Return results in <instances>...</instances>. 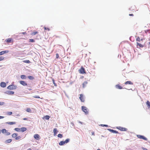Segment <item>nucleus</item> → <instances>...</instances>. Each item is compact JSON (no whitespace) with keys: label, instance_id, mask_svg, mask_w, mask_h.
I'll use <instances>...</instances> for the list:
<instances>
[{"label":"nucleus","instance_id":"1","mask_svg":"<svg viewBox=\"0 0 150 150\" xmlns=\"http://www.w3.org/2000/svg\"><path fill=\"white\" fill-rule=\"evenodd\" d=\"M81 109L87 115L88 114V110L86 107L84 106H82L81 107Z\"/></svg>","mask_w":150,"mask_h":150},{"label":"nucleus","instance_id":"2","mask_svg":"<svg viewBox=\"0 0 150 150\" xmlns=\"http://www.w3.org/2000/svg\"><path fill=\"white\" fill-rule=\"evenodd\" d=\"M17 88L16 86L14 85H11L9 86L7 88L8 89L13 90L16 89Z\"/></svg>","mask_w":150,"mask_h":150},{"label":"nucleus","instance_id":"3","mask_svg":"<svg viewBox=\"0 0 150 150\" xmlns=\"http://www.w3.org/2000/svg\"><path fill=\"white\" fill-rule=\"evenodd\" d=\"M69 139H66L65 141H62L59 143V145L60 146L63 145L65 144L68 143L69 142Z\"/></svg>","mask_w":150,"mask_h":150},{"label":"nucleus","instance_id":"4","mask_svg":"<svg viewBox=\"0 0 150 150\" xmlns=\"http://www.w3.org/2000/svg\"><path fill=\"white\" fill-rule=\"evenodd\" d=\"M116 128L117 129L122 131H127V128L120 126L117 127H116Z\"/></svg>","mask_w":150,"mask_h":150},{"label":"nucleus","instance_id":"5","mask_svg":"<svg viewBox=\"0 0 150 150\" xmlns=\"http://www.w3.org/2000/svg\"><path fill=\"white\" fill-rule=\"evenodd\" d=\"M79 98L82 102H84L85 101V97L83 95L81 94L80 95Z\"/></svg>","mask_w":150,"mask_h":150},{"label":"nucleus","instance_id":"6","mask_svg":"<svg viewBox=\"0 0 150 150\" xmlns=\"http://www.w3.org/2000/svg\"><path fill=\"white\" fill-rule=\"evenodd\" d=\"M137 137L139 139H143L145 140H147V139L144 136H143L141 135H137Z\"/></svg>","mask_w":150,"mask_h":150},{"label":"nucleus","instance_id":"7","mask_svg":"<svg viewBox=\"0 0 150 150\" xmlns=\"http://www.w3.org/2000/svg\"><path fill=\"white\" fill-rule=\"evenodd\" d=\"M79 72L80 74H84L86 73L85 69L83 67H81V69L79 70Z\"/></svg>","mask_w":150,"mask_h":150},{"label":"nucleus","instance_id":"8","mask_svg":"<svg viewBox=\"0 0 150 150\" xmlns=\"http://www.w3.org/2000/svg\"><path fill=\"white\" fill-rule=\"evenodd\" d=\"M34 137L37 140H38L40 139V136L38 134H35L34 136Z\"/></svg>","mask_w":150,"mask_h":150},{"label":"nucleus","instance_id":"9","mask_svg":"<svg viewBox=\"0 0 150 150\" xmlns=\"http://www.w3.org/2000/svg\"><path fill=\"white\" fill-rule=\"evenodd\" d=\"M19 83L21 84L24 86H26L27 85V84L25 81H20Z\"/></svg>","mask_w":150,"mask_h":150},{"label":"nucleus","instance_id":"10","mask_svg":"<svg viewBox=\"0 0 150 150\" xmlns=\"http://www.w3.org/2000/svg\"><path fill=\"white\" fill-rule=\"evenodd\" d=\"M9 51L8 50L3 51L0 52V55L4 54L5 53H8Z\"/></svg>","mask_w":150,"mask_h":150},{"label":"nucleus","instance_id":"11","mask_svg":"<svg viewBox=\"0 0 150 150\" xmlns=\"http://www.w3.org/2000/svg\"><path fill=\"white\" fill-rule=\"evenodd\" d=\"M125 85H127V84L132 85L133 84V83L131 81H128L125 83Z\"/></svg>","mask_w":150,"mask_h":150},{"label":"nucleus","instance_id":"12","mask_svg":"<svg viewBox=\"0 0 150 150\" xmlns=\"http://www.w3.org/2000/svg\"><path fill=\"white\" fill-rule=\"evenodd\" d=\"M136 8L134 5L132 6L129 8V9L131 11H134L136 10Z\"/></svg>","mask_w":150,"mask_h":150},{"label":"nucleus","instance_id":"13","mask_svg":"<svg viewBox=\"0 0 150 150\" xmlns=\"http://www.w3.org/2000/svg\"><path fill=\"white\" fill-rule=\"evenodd\" d=\"M6 93L9 95H13L14 93V92L13 91H6Z\"/></svg>","mask_w":150,"mask_h":150},{"label":"nucleus","instance_id":"14","mask_svg":"<svg viewBox=\"0 0 150 150\" xmlns=\"http://www.w3.org/2000/svg\"><path fill=\"white\" fill-rule=\"evenodd\" d=\"M108 130L110 131L111 132H112V133H118V132L117 131H116V130H114L112 129H108Z\"/></svg>","mask_w":150,"mask_h":150},{"label":"nucleus","instance_id":"15","mask_svg":"<svg viewBox=\"0 0 150 150\" xmlns=\"http://www.w3.org/2000/svg\"><path fill=\"white\" fill-rule=\"evenodd\" d=\"M137 47H143V45L141 44V43H139L138 42H137Z\"/></svg>","mask_w":150,"mask_h":150},{"label":"nucleus","instance_id":"16","mask_svg":"<svg viewBox=\"0 0 150 150\" xmlns=\"http://www.w3.org/2000/svg\"><path fill=\"white\" fill-rule=\"evenodd\" d=\"M0 86L2 87H5L6 86V84L5 82H2L0 83Z\"/></svg>","mask_w":150,"mask_h":150},{"label":"nucleus","instance_id":"17","mask_svg":"<svg viewBox=\"0 0 150 150\" xmlns=\"http://www.w3.org/2000/svg\"><path fill=\"white\" fill-rule=\"evenodd\" d=\"M27 130V128L25 127H22L20 128V132H23Z\"/></svg>","mask_w":150,"mask_h":150},{"label":"nucleus","instance_id":"18","mask_svg":"<svg viewBox=\"0 0 150 150\" xmlns=\"http://www.w3.org/2000/svg\"><path fill=\"white\" fill-rule=\"evenodd\" d=\"M116 88L119 89H122V87L119 84L116 85L115 86Z\"/></svg>","mask_w":150,"mask_h":150},{"label":"nucleus","instance_id":"19","mask_svg":"<svg viewBox=\"0 0 150 150\" xmlns=\"http://www.w3.org/2000/svg\"><path fill=\"white\" fill-rule=\"evenodd\" d=\"M146 104L148 108H150V102L148 100L147 101L146 103Z\"/></svg>","mask_w":150,"mask_h":150},{"label":"nucleus","instance_id":"20","mask_svg":"<svg viewBox=\"0 0 150 150\" xmlns=\"http://www.w3.org/2000/svg\"><path fill=\"white\" fill-rule=\"evenodd\" d=\"M88 83V82L86 81H84L83 83V88H84L86 87Z\"/></svg>","mask_w":150,"mask_h":150},{"label":"nucleus","instance_id":"21","mask_svg":"<svg viewBox=\"0 0 150 150\" xmlns=\"http://www.w3.org/2000/svg\"><path fill=\"white\" fill-rule=\"evenodd\" d=\"M58 132L57 129L56 128H54L53 129V132L54 133V135H55Z\"/></svg>","mask_w":150,"mask_h":150},{"label":"nucleus","instance_id":"22","mask_svg":"<svg viewBox=\"0 0 150 150\" xmlns=\"http://www.w3.org/2000/svg\"><path fill=\"white\" fill-rule=\"evenodd\" d=\"M12 40V39L11 38H9L6 39L5 41L7 42H11Z\"/></svg>","mask_w":150,"mask_h":150},{"label":"nucleus","instance_id":"23","mask_svg":"<svg viewBox=\"0 0 150 150\" xmlns=\"http://www.w3.org/2000/svg\"><path fill=\"white\" fill-rule=\"evenodd\" d=\"M18 135V134L17 133H14L12 135V136L13 137L15 138Z\"/></svg>","mask_w":150,"mask_h":150},{"label":"nucleus","instance_id":"24","mask_svg":"<svg viewBox=\"0 0 150 150\" xmlns=\"http://www.w3.org/2000/svg\"><path fill=\"white\" fill-rule=\"evenodd\" d=\"M7 123L8 125H12L13 124H15L16 123L15 122H7Z\"/></svg>","mask_w":150,"mask_h":150},{"label":"nucleus","instance_id":"25","mask_svg":"<svg viewBox=\"0 0 150 150\" xmlns=\"http://www.w3.org/2000/svg\"><path fill=\"white\" fill-rule=\"evenodd\" d=\"M21 77L22 79H25L26 78V76L24 75H21Z\"/></svg>","mask_w":150,"mask_h":150},{"label":"nucleus","instance_id":"26","mask_svg":"<svg viewBox=\"0 0 150 150\" xmlns=\"http://www.w3.org/2000/svg\"><path fill=\"white\" fill-rule=\"evenodd\" d=\"M38 31H35L34 32H33L31 33V35H35L36 34H38Z\"/></svg>","mask_w":150,"mask_h":150},{"label":"nucleus","instance_id":"27","mask_svg":"<svg viewBox=\"0 0 150 150\" xmlns=\"http://www.w3.org/2000/svg\"><path fill=\"white\" fill-rule=\"evenodd\" d=\"M12 141V140L11 139H9L7 140L5 142L6 143H10Z\"/></svg>","mask_w":150,"mask_h":150},{"label":"nucleus","instance_id":"28","mask_svg":"<svg viewBox=\"0 0 150 150\" xmlns=\"http://www.w3.org/2000/svg\"><path fill=\"white\" fill-rule=\"evenodd\" d=\"M28 78L30 80H33L34 79V78L32 76H28Z\"/></svg>","mask_w":150,"mask_h":150},{"label":"nucleus","instance_id":"29","mask_svg":"<svg viewBox=\"0 0 150 150\" xmlns=\"http://www.w3.org/2000/svg\"><path fill=\"white\" fill-rule=\"evenodd\" d=\"M21 139V137L20 136H18V137H16L15 138V140H18L19 139Z\"/></svg>","mask_w":150,"mask_h":150},{"label":"nucleus","instance_id":"30","mask_svg":"<svg viewBox=\"0 0 150 150\" xmlns=\"http://www.w3.org/2000/svg\"><path fill=\"white\" fill-rule=\"evenodd\" d=\"M14 130H15L16 131L18 132H20V128H15L14 129Z\"/></svg>","mask_w":150,"mask_h":150},{"label":"nucleus","instance_id":"31","mask_svg":"<svg viewBox=\"0 0 150 150\" xmlns=\"http://www.w3.org/2000/svg\"><path fill=\"white\" fill-rule=\"evenodd\" d=\"M142 40V39H141V40L140 39V38L139 37H138L136 38V40L138 42H140V40Z\"/></svg>","mask_w":150,"mask_h":150},{"label":"nucleus","instance_id":"32","mask_svg":"<svg viewBox=\"0 0 150 150\" xmlns=\"http://www.w3.org/2000/svg\"><path fill=\"white\" fill-rule=\"evenodd\" d=\"M1 131L3 133H5L7 132V130L5 129H3Z\"/></svg>","mask_w":150,"mask_h":150},{"label":"nucleus","instance_id":"33","mask_svg":"<svg viewBox=\"0 0 150 150\" xmlns=\"http://www.w3.org/2000/svg\"><path fill=\"white\" fill-rule=\"evenodd\" d=\"M23 62L27 63H29L30 62L29 60H24L23 61Z\"/></svg>","mask_w":150,"mask_h":150},{"label":"nucleus","instance_id":"34","mask_svg":"<svg viewBox=\"0 0 150 150\" xmlns=\"http://www.w3.org/2000/svg\"><path fill=\"white\" fill-rule=\"evenodd\" d=\"M45 118L46 120H49L50 117L49 115H46L44 117Z\"/></svg>","mask_w":150,"mask_h":150},{"label":"nucleus","instance_id":"35","mask_svg":"<svg viewBox=\"0 0 150 150\" xmlns=\"http://www.w3.org/2000/svg\"><path fill=\"white\" fill-rule=\"evenodd\" d=\"M6 113L7 115H10L12 114V112H8Z\"/></svg>","mask_w":150,"mask_h":150},{"label":"nucleus","instance_id":"36","mask_svg":"<svg viewBox=\"0 0 150 150\" xmlns=\"http://www.w3.org/2000/svg\"><path fill=\"white\" fill-rule=\"evenodd\" d=\"M57 136H58V137H59V138H62L63 137L62 135V134H59Z\"/></svg>","mask_w":150,"mask_h":150},{"label":"nucleus","instance_id":"37","mask_svg":"<svg viewBox=\"0 0 150 150\" xmlns=\"http://www.w3.org/2000/svg\"><path fill=\"white\" fill-rule=\"evenodd\" d=\"M26 111L28 112H31V110L30 108H28L27 109Z\"/></svg>","mask_w":150,"mask_h":150},{"label":"nucleus","instance_id":"38","mask_svg":"<svg viewBox=\"0 0 150 150\" xmlns=\"http://www.w3.org/2000/svg\"><path fill=\"white\" fill-rule=\"evenodd\" d=\"M44 28L45 30H47L48 31H49L50 30V29L49 28H46V27H44Z\"/></svg>","mask_w":150,"mask_h":150},{"label":"nucleus","instance_id":"39","mask_svg":"<svg viewBox=\"0 0 150 150\" xmlns=\"http://www.w3.org/2000/svg\"><path fill=\"white\" fill-rule=\"evenodd\" d=\"M100 126L102 127H108V126L106 125H100Z\"/></svg>","mask_w":150,"mask_h":150},{"label":"nucleus","instance_id":"40","mask_svg":"<svg viewBox=\"0 0 150 150\" xmlns=\"http://www.w3.org/2000/svg\"><path fill=\"white\" fill-rule=\"evenodd\" d=\"M29 41L32 42H34L35 40L33 39H30L29 40Z\"/></svg>","mask_w":150,"mask_h":150},{"label":"nucleus","instance_id":"41","mask_svg":"<svg viewBox=\"0 0 150 150\" xmlns=\"http://www.w3.org/2000/svg\"><path fill=\"white\" fill-rule=\"evenodd\" d=\"M52 80L53 83V84H54V86H56L57 85H56V84L55 83V82H54V79H52Z\"/></svg>","mask_w":150,"mask_h":150},{"label":"nucleus","instance_id":"42","mask_svg":"<svg viewBox=\"0 0 150 150\" xmlns=\"http://www.w3.org/2000/svg\"><path fill=\"white\" fill-rule=\"evenodd\" d=\"M4 59V57H0V61H2Z\"/></svg>","mask_w":150,"mask_h":150},{"label":"nucleus","instance_id":"43","mask_svg":"<svg viewBox=\"0 0 150 150\" xmlns=\"http://www.w3.org/2000/svg\"><path fill=\"white\" fill-rule=\"evenodd\" d=\"M33 97V98H40L39 96H34Z\"/></svg>","mask_w":150,"mask_h":150},{"label":"nucleus","instance_id":"44","mask_svg":"<svg viewBox=\"0 0 150 150\" xmlns=\"http://www.w3.org/2000/svg\"><path fill=\"white\" fill-rule=\"evenodd\" d=\"M6 135H9L10 134V133L9 132H8L7 131V132H6Z\"/></svg>","mask_w":150,"mask_h":150},{"label":"nucleus","instance_id":"45","mask_svg":"<svg viewBox=\"0 0 150 150\" xmlns=\"http://www.w3.org/2000/svg\"><path fill=\"white\" fill-rule=\"evenodd\" d=\"M59 57V55L57 53L56 54V58L58 59Z\"/></svg>","mask_w":150,"mask_h":150},{"label":"nucleus","instance_id":"46","mask_svg":"<svg viewBox=\"0 0 150 150\" xmlns=\"http://www.w3.org/2000/svg\"><path fill=\"white\" fill-rule=\"evenodd\" d=\"M87 45V44L86 43H85L84 45L83 44V46L84 47H86Z\"/></svg>","mask_w":150,"mask_h":150},{"label":"nucleus","instance_id":"47","mask_svg":"<svg viewBox=\"0 0 150 150\" xmlns=\"http://www.w3.org/2000/svg\"><path fill=\"white\" fill-rule=\"evenodd\" d=\"M4 104V102H0V105H3Z\"/></svg>","mask_w":150,"mask_h":150},{"label":"nucleus","instance_id":"48","mask_svg":"<svg viewBox=\"0 0 150 150\" xmlns=\"http://www.w3.org/2000/svg\"><path fill=\"white\" fill-rule=\"evenodd\" d=\"M142 149L143 150H148L147 149L145 148H142Z\"/></svg>","mask_w":150,"mask_h":150},{"label":"nucleus","instance_id":"49","mask_svg":"<svg viewBox=\"0 0 150 150\" xmlns=\"http://www.w3.org/2000/svg\"><path fill=\"white\" fill-rule=\"evenodd\" d=\"M4 117L2 116H0V119L3 118Z\"/></svg>","mask_w":150,"mask_h":150},{"label":"nucleus","instance_id":"50","mask_svg":"<svg viewBox=\"0 0 150 150\" xmlns=\"http://www.w3.org/2000/svg\"><path fill=\"white\" fill-rule=\"evenodd\" d=\"M92 134L93 135H94V132H92Z\"/></svg>","mask_w":150,"mask_h":150},{"label":"nucleus","instance_id":"51","mask_svg":"<svg viewBox=\"0 0 150 150\" xmlns=\"http://www.w3.org/2000/svg\"><path fill=\"white\" fill-rule=\"evenodd\" d=\"M129 16H133L134 15H133V14H129Z\"/></svg>","mask_w":150,"mask_h":150},{"label":"nucleus","instance_id":"52","mask_svg":"<svg viewBox=\"0 0 150 150\" xmlns=\"http://www.w3.org/2000/svg\"><path fill=\"white\" fill-rule=\"evenodd\" d=\"M23 120H27V118H24L23 119Z\"/></svg>","mask_w":150,"mask_h":150},{"label":"nucleus","instance_id":"53","mask_svg":"<svg viewBox=\"0 0 150 150\" xmlns=\"http://www.w3.org/2000/svg\"><path fill=\"white\" fill-rule=\"evenodd\" d=\"M16 116H19L20 115L18 114H17L16 115Z\"/></svg>","mask_w":150,"mask_h":150},{"label":"nucleus","instance_id":"54","mask_svg":"<svg viewBox=\"0 0 150 150\" xmlns=\"http://www.w3.org/2000/svg\"><path fill=\"white\" fill-rule=\"evenodd\" d=\"M27 150H32L30 149H28Z\"/></svg>","mask_w":150,"mask_h":150},{"label":"nucleus","instance_id":"55","mask_svg":"<svg viewBox=\"0 0 150 150\" xmlns=\"http://www.w3.org/2000/svg\"><path fill=\"white\" fill-rule=\"evenodd\" d=\"M1 130H0V134L1 133Z\"/></svg>","mask_w":150,"mask_h":150},{"label":"nucleus","instance_id":"56","mask_svg":"<svg viewBox=\"0 0 150 150\" xmlns=\"http://www.w3.org/2000/svg\"><path fill=\"white\" fill-rule=\"evenodd\" d=\"M97 150H101L98 149H97Z\"/></svg>","mask_w":150,"mask_h":150},{"label":"nucleus","instance_id":"57","mask_svg":"<svg viewBox=\"0 0 150 150\" xmlns=\"http://www.w3.org/2000/svg\"><path fill=\"white\" fill-rule=\"evenodd\" d=\"M149 45H150V42H149Z\"/></svg>","mask_w":150,"mask_h":150}]
</instances>
